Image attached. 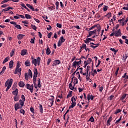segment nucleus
I'll return each instance as SVG.
<instances>
[{"label": "nucleus", "mask_w": 128, "mask_h": 128, "mask_svg": "<svg viewBox=\"0 0 128 128\" xmlns=\"http://www.w3.org/2000/svg\"><path fill=\"white\" fill-rule=\"evenodd\" d=\"M40 58L38 57L37 59L32 58V64H33L34 66H36V64H38V66H40Z\"/></svg>", "instance_id": "f257e3e1"}, {"label": "nucleus", "mask_w": 128, "mask_h": 128, "mask_svg": "<svg viewBox=\"0 0 128 128\" xmlns=\"http://www.w3.org/2000/svg\"><path fill=\"white\" fill-rule=\"evenodd\" d=\"M66 42V39L64 38V36H61L58 42V46H60L62 42Z\"/></svg>", "instance_id": "f03ea898"}, {"label": "nucleus", "mask_w": 128, "mask_h": 128, "mask_svg": "<svg viewBox=\"0 0 128 128\" xmlns=\"http://www.w3.org/2000/svg\"><path fill=\"white\" fill-rule=\"evenodd\" d=\"M26 88L28 90H30V92H34V84L30 85V84H26Z\"/></svg>", "instance_id": "7ed1b4c3"}, {"label": "nucleus", "mask_w": 128, "mask_h": 128, "mask_svg": "<svg viewBox=\"0 0 128 128\" xmlns=\"http://www.w3.org/2000/svg\"><path fill=\"white\" fill-rule=\"evenodd\" d=\"M12 82H14V80L12 78L10 79L8 84L6 90V92H8V90H10V88L12 87Z\"/></svg>", "instance_id": "20e7f679"}, {"label": "nucleus", "mask_w": 128, "mask_h": 128, "mask_svg": "<svg viewBox=\"0 0 128 128\" xmlns=\"http://www.w3.org/2000/svg\"><path fill=\"white\" fill-rule=\"evenodd\" d=\"M22 72V68H16L14 74H18V72H19V78H20V74H22L21 73Z\"/></svg>", "instance_id": "39448f33"}, {"label": "nucleus", "mask_w": 128, "mask_h": 128, "mask_svg": "<svg viewBox=\"0 0 128 128\" xmlns=\"http://www.w3.org/2000/svg\"><path fill=\"white\" fill-rule=\"evenodd\" d=\"M90 48H98V46H100L99 44H94V43L92 42H90Z\"/></svg>", "instance_id": "423d86ee"}, {"label": "nucleus", "mask_w": 128, "mask_h": 128, "mask_svg": "<svg viewBox=\"0 0 128 128\" xmlns=\"http://www.w3.org/2000/svg\"><path fill=\"white\" fill-rule=\"evenodd\" d=\"M90 48H98V46H100L99 44H94V43L92 42H90Z\"/></svg>", "instance_id": "0eeeda50"}, {"label": "nucleus", "mask_w": 128, "mask_h": 128, "mask_svg": "<svg viewBox=\"0 0 128 128\" xmlns=\"http://www.w3.org/2000/svg\"><path fill=\"white\" fill-rule=\"evenodd\" d=\"M47 48L46 49V54L47 56H48L50 54V52H52V51H50V47H48V45H46Z\"/></svg>", "instance_id": "6e6552de"}, {"label": "nucleus", "mask_w": 128, "mask_h": 128, "mask_svg": "<svg viewBox=\"0 0 128 128\" xmlns=\"http://www.w3.org/2000/svg\"><path fill=\"white\" fill-rule=\"evenodd\" d=\"M124 18H122V19L118 20V22H120V24H122V26H124V24H126V20H125V22L124 21Z\"/></svg>", "instance_id": "1a4fd4ad"}, {"label": "nucleus", "mask_w": 128, "mask_h": 128, "mask_svg": "<svg viewBox=\"0 0 128 128\" xmlns=\"http://www.w3.org/2000/svg\"><path fill=\"white\" fill-rule=\"evenodd\" d=\"M94 98V96H92V94H88L87 98H88V100H93Z\"/></svg>", "instance_id": "9d476101"}, {"label": "nucleus", "mask_w": 128, "mask_h": 128, "mask_svg": "<svg viewBox=\"0 0 128 128\" xmlns=\"http://www.w3.org/2000/svg\"><path fill=\"white\" fill-rule=\"evenodd\" d=\"M92 62V60L90 58H88L86 61L84 62V64H86V66L90 64H91Z\"/></svg>", "instance_id": "9b49d317"}, {"label": "nucleus", "mask_w": 128, "mask_h": 128, "mask_svg": "<svg viewBox=\"0 0 128 128\" xmlns=\"http://www.w3.org/2000/svg\"><path fill=\"white\" fill-rule=\"evenodd\" d=\"M73 80H74L73 83L74 84V86H76V84H78V78H76L74 76H73L71 82H72Z\"/></svg>", "instance_id": "f8f14e48"}, {"label": "nucleus", "mask_w": 128, "mask_h": 128, "mask_svg": "<svg viewBox=\"0 0 128 128\" xmlns=\"http://www.w3.org/2000/svg\"><path fill=\"white\" fill-rule=\"evenodd\" d=\"M91 40L94 42L95 40L92 38H88L86 40H84V42L85 44H88V42H90Z\"/></svg>", "instance_id": "ddd939ff"}, {"label": "nucleus", "mask_w": 128, "mask_h": 128, "mask_svg": "<svg viewBox=\"0 0 128 128\" xmlns=\"http://www.w3.org/2000/svg\"><path fill=\"white\" fill-rule=\"evenodd\" d=\"M126 98V94H124L120 98V100H122V102H126V101H124Z\"/></svg>", "instance_id": "4468645a"}, {"label": "nucleus", "mask_w": 128, "mask_h": 128, "mask_svg": "<svg viewBox=\"0 0 128 128\" xmlns=\"http://www.w3.org/2000/svg\"><path fill=\"white\" fill-rule=\"evenodd\" d=\"M115 36H120V29H119L118 31H116L114 32Z\"/></svg>", "instance_id": "2eb2a0df"}, {"label": "nucleus", "mask_w": 128, "mask_h": 128, "mask_svg": "<svg viewBox=\"0 0 128 128\" xmlns=\"http://www.w3.org/2000/svg\"><path fill=\"white\" fill-rule=\"evenodd\" d=\"M69 88L72 90H76V88H75L74 86H72V82L69 84Z\"/></svg>", "instance_id": "dca6fc26"}, {"label": "nucleus", "mask_w": 128, "mask_h": 128, "mask_svg": "<svg viewBox=\"0 0 128 128\" xmlns=\"http://www.w3.org/2000/svg\"><path fill=\"white\" fill-rule=\"evenodd\" d=\"M28 52V50H22L21 51L20 54L21 56H26V52Z\"/></svg>", "instance_id": "f3484780"}, {"label": "nucleus", "mask_w": 128, "mask_h": 128, "mask_svg": "<svg viewBox=\"0 0 128 128\" xmlns=\"http://www.w3.org/2000/svg\"><path fill=\"white\" fill-rule=\"evenodd\" d=\"M12 94H14V96H18V90L16 88L15 90L12 91Z\"/></svg>", "instance_id": "a211bd4d"}, {"label": "nucleus", "mask_w": 128, "mask_h": 128, "mask_svg": "<svg viewBox=\"0 0 128 128\" xmlns=\"http://www.w3.org/2000/svg\"><path fill=\"white\" fill-rule=\"evenodd\" d=\"M51 98H52L49 99L50 100H51V102H50V106H52V104H54V97L52 96H50Z\"/></svg>", "instance_id": "6ab92c4d"}, {"label": "nucleus", "mask_w": 128, "mask_h": 128, "mask_svg": "<svg viewBox=\"0 0 128 128\" xmlns=\"http://www.w3.org/2000/svg\"><path fill=\"white\" fill-rule=\"evenodd\" d=\"M15 110H18V108H20V103H16L14 105Z\"/></svg>", "instance_id": "aec40b11"}, {"label": "nucleus", "mask_w": 128, "mask_h": 128, "mask_svg": "<svg viewBox=\"0 0 128 128\" xmlns=\"http://www.w3.org/2000/svg\"><path fill=\"white\" fill-rule=\"evenodd\" d=\"M24 36H25L24 34H19L17 36V38H18V40H22V39L24 38Z\"/></svg>", "instance_id": "412c9836"}, {"label": "nucleus", "mask_w": 128, "mask_h": 128, "mask_svg": "<svg viewBox=\"0 0 128 128\" xmlns=\"http://www.w3.org/2000/svg\"><path fill=\"white\" fill-rule=\"evenodd\" d=\"M34 76H38V69L36 68H34Z\"/></svg>", "instance_id": "4be33fe9"}, {"label": "nucleus", "mask_w": 128, "mask_h": 128, "mask_svg": "<svg viewBox=\"0 0 128 128\" xmlns=\"http://www.w3.org/2000/svg\"><path fill=\"white\" fill-rule=\"evenodd\" d=\"M112 116H110L108 118V120L107 121V124L106 126H110V122H112Z\"/></svg>", "instance_id": "5701e85b"}, {"label": "nucleus", "mask_w": 128, "mask_h": 128, "mask_svg": "<svg viewBox=\"0 0 128 128\" xmlns=\"http://www.w3.org/2000/svg\"><path fill=\"white\" fill-rule=\"evenodd\" d=\"M26 6H28V8H30V10H32V12H34V7H32V6L30 4H26Z\"/></svg>", "instance_id": "b1692460"}, {"label": "nucleus", "mask_w": 128, "mask_h": 128, "mask_svg": "<svg viewBox=\"0 0 128 128\" xmlns=\"http://www.w3.org/2000/svg\"><path fill=\"white\" fill-rule=\"evenodd\" d=\"M13 66H14V61L12 60L11 61H10L9 63V68H12Z\"/></svg>", "instance_id": "393cba45"}, {"label": "nucleus", "mask_w": 128, "mask_h": 128, "mask_svg": "<svg viewBox=\"0 0 128 128\" xmlns=\"http://www.w3.org/2000/svg\"><path fill=\"white\" fill-rule=\"evenodd\" d=\"M24 64L26 66H30V62L28 60H26L24 62Z\"/></svg>", "instance_id": "a878e982"}, {"label": "nucleus", "mask_w": 128, "mask_h": 128, "mask_svg": "<svg viewBox=\"0 0 128 128\" xmlns=\"http://www.w3.org/2000/svg\"><path fill=\"white\" fill-rule=\"evenodd\" d=\"M18 86H20V88H24V82L21 81L19 82Z\"/></svg>", "instance_id": "bb28decb"}, {"label": "nucleus", "mask_w": 128, "mask_h": 128, "mask_svg": "<svg viewBox=\"0 0 128 128\" xmlns=\"http://www.w3.org/2000/svg\"><path fill=\"white\" fill-rule=\"evenodd\" d=\"M60 64V60H56L54 61V66H57V64Z\"/></svg>", "instance_id": "cd10ccee"}, {"label": "nucleus", "mask_w": 128, "mask_h": 128, "mask_svg": "<svg viewBox=\"0 0 128 128\" xmlns=\"http://www.w3.org/2000/svg\"><path fill=\"white\" fill-rule=\"evenodd\" d=\"M90 32V36H92V34H96V30H95L93 31H90L89 32Z\"/></svg>", "instance_id": "c85d7f7f"}, {"label": "nucleus", "mask_w": 128, "mask_h": 128, "mask_svg": "<svg viewBox=\"0 0 128 128\" xmlns=\"http://www.w3.org/2000/svg\"><path fill=\"white\" fill-rule=\"evenodd\" d=\"M25 18L27 20H30V18H32V16H30V15L28 14H25Z\"/></svg>", "instance_id": "c756f323"}, {"label": "nucleus", "mask_w": 128, "mask_h": 128, "mask_svg": "<svg viewBox=\"0 0 128 128\" xmlns=\"http://www.w3.org/2000/svg\"><path fill=\"white\" fill-rule=\"evenodd\" d=\"M80 50H82V48H84V50H86V44H82V45L80 46Z\"/></svg>", "instance_id": "7c9ffc66"}, {"label": "nucleus", "mask_w": 128, "mask_h": 128, "mask_svg": "<svg viewBox=\"0 0 128 128\" xmlns=\"http://www.w3.org/2000/svg\"><path fill=\"white\" fill-rule=\"evenodd\" d=\"M72 91L68 92V94L66 96V98H71V96H72Z\"/></svg>", "instance_id": "2f4dec72"}, {"label": "nucleus", "mask_w": 128, "mask_h": 128, "mask_svg": "<svg viewBox=\"0 0 128 128\" xmlns=\"http://www.w3.org/2000/svg\"><path fill=\"white\" fill-rule=\"evenodd\" d=\"M36 78H38V76H33V82L34 84H36Z\"/></svg>", "instance_id": "473e14b6"}, {"label": "nucleus", "mask_w": 128, "mask_h": 128, "mask_svg": "<svg viewBox=\"0 0 128 128\" xmlns=\"http://www.w3.org/2000/svg\"><path fill=\"white\" fill-rule=\"evenodd\" d=\"M110 50H112V52H114V54H116L118 52V50H116L114 48H110Z\"/></svg>", "instance_id": "72a5a7b5"}, {"label": "nucleus", "mask_w": 128, "mask_h": 128, "mask_svg": "<svg viewBox=\"0 0 128 128\" xmlns=\"http://www.w3.org/2000/svg\"><path fill=\"white\" fill-rule=\"evenodd\" d=\"M14 27L16 28H18V30H22V26H20V24H16L14 26Z\"/></svg>", "instance_id": "f704fd0d"}, {"label": "nucleus", "mask_w": 128, "mask_h": 128, "mask_svg": "<svg viewBox=\"0 0 128 128\" xmlns=\"http://www.w3.org/2000/svg\"><path fill=\"white\" fill-rule=\"evenodd\" d=\"M19 102L20 103L21 106H24V101H23V100H19Z\"/></svg>", "instance_id": "c9c22d12"}, {"label": "nucleus", "mask_w": 128, "mask_h": 128, "mask_svg": "<svg viewBox=\"0 0 128 128\" xmlns=\"http://www.w3.org/2000/svg\"><path fill=\"white\" fill-rule=\"evenodd\" d=\"M123 78H125V80H128V76L126 75V73L125 72L124 75L122 76Z\"/></svg>", "instance_id": "e433bc0d"}, {"label": "nucleus", "mask_w": 128, "mask_h": 128, "mask_svg": "<svg viewBox=\"0 0 128 128\" xmlns=\"http://www.w3.org/2000/svg\"><path fill=\"white\" fill-rule=\"evenodd\" d=\"M122 116H120V118L116 122L115 124H119L120 122V120H122Z\"/></svg>", "instance_id": "4c0bfd02"}, {"label": "nucleus", "mask_w": 128, "mask_h": 128, "mask_svg": "<svg viewBox=\"0 0 128 128\" xmlns=\"http://www.w3.org/2000/svg\"><path fill=\"white\" fill-rule=\"evenodd\" d=\"M38 88H40V86H41V85H40V78H38Z\"/></svg>", "instance_id": "58836bf2"}, {"label": "nucleus", "mask_w": 128, "mask_h": 128, "mask_svg": "<svg viewBox=\"0 0 128 128\" xmlns=\"http://www.w3.org/2000/svg\"><path fill=\"white\" fill-rule=\"evenodd\" d=\"M14 49H12V52H10V56L12 57L14 56Z\"/></svg>", "instance_id": "ea45409f"}, {"label": "nucleus", "mask_w": 128, "mask_h": 128, "mask_svg": "<svg viewBox=\"0 0 128 128\" xmlns=\"http://www.w3.org/2000/svg\"><path fill=\"white\" fill-rule=\"evenodd\" d=\"M28 76H30V75L28 73L26 72L24 74L25 79L26 80H28Z\"/></svg>", "instance_id": "a19ab883"}, {"label": "nucleus", "mask_w": 128, "mask_h": 128, "mask_svg": "<svg viewBox=\"0 0 128 128\" xmlns=\"http://www.w3.org/2000/svg\"><path fill=\"white\" fill-rule=\"evenodd\" d=\"M28 75L30 76V78H32V70L30 69L28 70Z\"/></svg>", "instance_id": "79ce46f5"}, {"label": "nucleus", "mask_w": 128, "mask_h": 128, "mask_svg": "<svg viewBox=\"0 0 128 128\" xmlns=\"http://www.w3.org/2000/svg\"><path fill=\"white\" fill-rule=\"evenodd\" d=\"M90 72L88 74H86V80H88V78H90Z\"/></svg>", "instance_id": "37998d69"}, {"label": "nucleus", "mask_w": 128, "mask_h": 128, "mask_svg": "<svg viewBox=\"0 0 128 128\" xmlns=\"http://www.w3.org/2000/svg\"><path fill=\"white\" fill-rule=\"evenodd\" d=\"M30 116L32 118H34V116H36V113L34 112H32V113H30Z\"/></svg>", "instance_id": "c03bdc74"}, {"label": "nucleus", "mask_w": 128, "mask_h": 128, "mask_svg": "<svg viewBox=\"0 0 128 128\" xmlns=\"http://www.w3.org/2000/svg\"><path fill=\"white\" fill-rule=\"evenodd\" d=\"M89 121L91 122H94V116H91L89 119Z\"/></svg>", "instance_id": "a18cd8bd"}, {"label": "nucleus", "mask_w": 128, "mask_h": 128, "mask_svg": "<svg viewBox=\"0 0 128 128\" xmlns=\"http://www.w3.org/2000/svg\"><path fill=\"white\" fill-rule=\"evenodd\" d=\"M20 62L18 61L16 63V68L18 70V68H20Z\"/></svg>", "instance_id": "49530a36"}, {"label": "nucleus", "mask_w": 128, "mask_h": 128, "mask_svg": "<svg viewBox=\"0 0 128 128\" xmlns=\"http://www.w3.org/2000/svg\"><path fill=\"white\" fill-rule=\"evenodd\" d=\"M34 40H36V37H34L33 38H31L30 40L31 44H34Z\"/></svg>", "instance_id": "de8ad7c7"}, {"label": "nucleus", "mask_w": 128, "mask_h": 128, "mask_svg": "<svg viewBox=\"0 0 128 128\" xmlns=\"http://www.w3.org/2000/svg\"><path fill=\"white\" fill-rule=\"evenodd\" d=\"M56 10H58V6H60V3L58 2H56Z\"/></svg>", "instance_id": "09e8293b"}, {"label": "nucleus", "mask_w": 128, "mask_h": 128, "mask_svg": "<svg viewBox=\"0 0 128 128\" xmlns=\"http://www.w3.org/2000/svg\"><path fill=\"white\" fill-rule=\"evenodd\" d=\"M31 28L34 30H36V25L32 24Z\"/></svg>", "instance_id": "8fccbe9b"}, {"label": "nucleus", "mask_w": 128, "mask_h": 128, "mask_svg": "<svg viewBox=\"0 0 128 128\" xmlns=\"http://www.w3.org/2000/svg\"><path fill=\"white\" fill-rule=\"evenodd\" d=\"M8 62V58H4V60L2 64H6V62Z\"/></svg>", "instance_id": "3c124183"}, {"label": "nucleus", "mask_w": 128, "mask_h": 128, "mask_svg": "<svg viewBox=\"0 0 128 128\" xmlns=\"http://www.w3.org/2000/svg\"><path fill=\"white\" fill-rule=\"evenodd\" d=\"M76 65H78V62L74 61L73 62V66H74V68H76Z\"/></svg>", "instance_id": "603ef678"}, {"label": "nucleus", "mask_w": 128, "mask_h": 128, "mask_svg": "<svg viewBox=\"0 0 128 128\" xmlns=\"http://www.w3.org/2000/svg\"><path fill=\"white\" fill-rule=\"evenodd\" d=\"M106 16L107 18H110V16H112V13L110 12H108V14H106V16Z\"/></svg>", "instance_id": "864d4df0"}, {"label": "nucleus", "mask_w": 128, "mask_h": 128, "mask_svg": "<svg viewBox=\"0 0 128 128\" xmlns=\"http://www.w3.org/2000/svg\"><path fill=\"white\" fill-rule=\"evenodd\" d=\"M40 112H42V105L40 104Z\"/></svg>", "instance_id": "5fc2aeb1"}, {"label": "nucleus", "mask_w": 128, "mask_h": 128, "mask_svg": "<svg viewBox=\"0 0 128 128\" xmlns=\"http://www.w3.org/2000/svg\"><path fill=\"white\" fill-rule=\"evenodd\" d=\"M104 7L103 8V10H104V12H106L108 10V6H104Z\"/></svg>", "instance_id": "6e6d98bb"}, {"label": "nucleus", "mask_w": 128, "mask_h": 128, "mask_svg": "<svg viewBox=\"0 0 128 128\" xmlns=\"http://www.w3.org/2000/svg\"><path fill=\"white\" fill-rule=\"evenodd\" d=\"M14 102H18V96H14Z\"/></svg>", "instance_id": "4d7b16f0"}, {"label": "nucleus", "mask_w": 128, "mask_h": 128, "mask_svg": "<svg viewBox=\"0 0 128 128\" xmlns=\"http://www.w3.org/2000/svg\"><path fill=\"white\" fill-rule=\"evenodd\" d=\"M76 76H78V80H80V72H78L76 73Z\"/></svg>", "instance_id": "13d9d810"}, {"label": "nucleus", "mask_w": 128, "mask_h": 128, "mask_svg": "<svg viewBox=\"0 0 128 128\" xmlns=\"http://www.w3.org/2000/svg\"><path fill=\"white\" fill-rule=\"evenodd\" d=\"M14 18L16 20H18V18H20V14H16V16H14Z\"/></svg>", "instance_id": "bf43d9fd"}, {"label": "nucleus", "mask_w": 128, "mask_h": 128, "mask_svg": "<svg viewBox=\"0 0 128 128\" xmlns=\"http://www.w3.org/2000/svg\"><path fill=\"white\" fill-rule=\"evenodd\" d=\"M22 100L24 102L26 100V98L24 97V94H22L21 96Z\"/></svg>", "instance_id": "052dcab7"}, {"label": "nucleus", "mask_w": 128, "mask_h": 128, "mask_svg": "<svg viewBox=\"0 0 128 128\" xmlns=\"http://www.w3.org/2000/svg\"><path fill=\"white\" fill-rule=\"evenodd\" d=\"M112 32H113L110 34V36H114L115 35L114 29H113L112 30Z\"/></svg>", "instance_id": "680f3d73"}, {"label": "nucleus", "mask_w": 128, "mask_h": 128, "mask_svg": "<svg viewBox=\"0 0 128 128\" xmlns=\"http://www.w3.org/2000/svg\"><path fill=\"white\" fill-rule=\"evenodd\" d=\"M76 99L74 98V96H72L71 98V102H76Z\"/></svg>", "instance_id": "e2e57ef3"}, {"label": "nucleus", "mask_w": 128, "mask_h": 128, "mask_svg": "<svg viewBox=\"0 0 128 128\" xmlns=\"http://www.w3.org/2000/svg\"><path fill=\"white\" fill-rule=\"evenodd\" d=\"M52 32H50L48 34V38H50V36H52Z\"/></svg>", "instance_id": "0e129e2a"}, {"label": "nucleus", "mask_w": 128, "mask_h": 128, "mask_svg": "<svg viewBox=\"0 0 128 128\" xmlns=\"http://www.w3.org/2000/svg\"><path fill=\"white\" fill-rule=\"evenodd\" d=\"M56 26H57V28H62V24H60L58 23L56 24Z\"/></svg>", "instance_id": "69168bd1"}, {"label": "nucleus", "mask_w": 128, "mask_h": 128, "mask_svg": "<svg viewBox=\"0 0 128 128\" xmlns=\"http://www.w3.org/2000/svg\"><path fill=\"white\" fill-rule=\"evenodd\" d=\"M8 2V0H4L1 2V4H5V2Z\"/></svg>", "instance_id": "338daca9"}, {"label": "nucleus", "mask_w": 128, "mask_h": 128, "mask_svg": "<svg viewBox=\"0 0 128 128\" xmlns=\"http://www.w3.org/2000/svg\"><path fill=\"white\" fill-rule=\"evenodd\" d=\"M47 30H52V26H50V25H48Z\"/></svg>", "instance_id": "774afa93"}]
</instances>
